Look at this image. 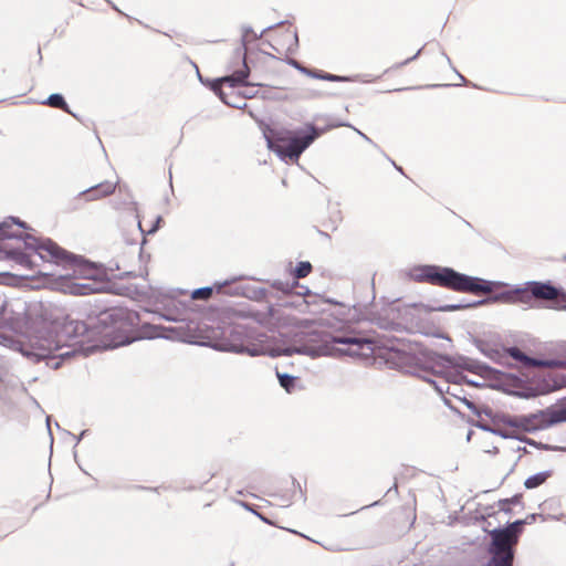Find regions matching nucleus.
<instances>
[{"label": "nucleus", "instance_id": "f257e3e1", "mask_svg": "<svg viewBox=\"0 0 566 566\" xmlns=\"http://www.w3.org/2000/svg\"><path fill=\"white\" fill-rule=\"evenodd\" d=\"M242 334H245V337L238 344L230 343L226 347V350L237 354H248L250 356H261L265 354H270L271 356H292L294 354H298L314 358L324 355H332L334 345H354L357 347V349H361L365 345L371 344L365 337L338 335L333 336L331 338V343L325 342L324 344L316 346L310 344L312 339H307L306 337H300L291 345L277 347L273 350H270V346L265 344L263 339H259L256 344L251 343V336L248 335L247 328L243 325L237 324L231 328V335Z\"/></svg>", "mask_w": 566, "mask_h": 566}, {"label": "nucleus", "instance_id": "f03ea898", "mask_svg": "<svg viewBox=\"0 0 566 566\" xmlns=\"http://www.w3.org/2000/svg\"><path fill=\"white\" fill-rule=\"evenodd\" d=\"M409 276L416 282H424L438 285L460 293H491L503 286L500 281H489L478 276L460 273L449 266L423 264L413 266Z\"/></svg>", "mask_w": 566, "mask_h": 566}, {"label": "nucleus", "instance_id": "7ed1b4c3", "mask_svg": "<svg viewBox=\"0 0 566 566\" xmlns=\"http://www.w3.org/2000/svg\"><path fill=\"white\" fill-rule=\"evenodd\" d=\"M562 295L566 300V293H563L559 289L552 285L549 282H527L524 287H516L512 291H505L500 294L489 296L471 303H457L446 304L439 307L441 312H454L459 310L473 308L481 305L489 304L491 302L504 301V302H521L531 304L532 300H554Z\"/></svg>", "mask_w": 566, "mask_h": 566}, {"label": "nucleus", "instance_id": "20e7f679", "mask_svg": "<svg viewBox=\"0 0 566 566\" xmlns=\"http://www.w3.org/2000/svg\"><path fill=\"white\" fill-rule=\"evenodd\" d=\"M324 132L325 129H319L313 124H306L304 128L286 132L285 135L271 132L270 135L265 134V138L269 149L281 159L297 161L302 153Z\"/></svg>", "mask_w": 566, "mask_h": 566}, {"label": "nucleus", "instance_id": "39448f33", "mask_svg": "<svg viewBox=\"0 0 566 566\" xmlns=\"http://www.w3.org/2000/svg\"><path fill=\"white\" fill-rule=\"evenodd\" d=\"M28 245L45 250V260H53L55 263H63L73 266V275L95 282L97 270L82 256H77L60 245L51 239L40 240L35 237H28L25 240Z\"/></svg>", "mask_w": 566, "mask_h": 566}, {"label": "nucleus", "instance_id": "423d86ee", "mask_svg": "<svg viewBox=\"0 0 566 566\" xmlns=\"http://www.w3.org/2000/svg\"><path fill=\"white\" fill-rule=\"evenodd\" d=\"M44 310L42 303L28 304L20 297L7 298L0 294V325H7L13 331H21L29 325L33 315Z\"/></svg>", "mask_w": 566, "mask_h": 566}, {"label": "nucleus", "instance_id": "0eeeda50", "mask_svg": "<svg viewBox=\"0 0 566 566\" xmlns=\"http://www.w3.org/2000/svg\"><path fill=\"white\" fill-rule=\"evenodd\" d=\"M28 237L32 235L28 233L22 234L12 229H6V232H0V259H11L21 265L29 266L31 264L30 254L22 250L23 247L25 250L35 252L42 260H45V250L28 245L25 243Z\"/></svg>", "mask_w": 566, "mask_h": 566}, {"label": "nucleus", "instance_id": "6e6552de", "mask_svg": "<svg viewBox=\"0 0 566 566\" xmlns=\"http://www.w3.org/2000/svg\"><path fill=\"white\" fill-rule=\"evenodd\" d=\"M566 421V402L558 408H546L535 413L520 416L510 419L507 423L512 427H521L527 431L548 428Z\"/></svg>", "mask_w": 566, "mask_h": 566}, {"label": "nucleus", "instance_id": "1a4fd4ad", "mask_svg": "<svg viewBox=\"0 0 566 566\" xmlns=\"http://www.w3.org/2000/svg\"><path fill=\"white\" fill-rule=\"evenodd\" d=\"M427 361L431 364L432 367H439L442 369L454 367L474 373L483 378H490L495 373V369L486 364L467 356L451 357L449 355L430 352L427 354Z\"/></svg>", "mask_w": 566, "mask_h": 566}, {"label": "nucleus", "instance_id": "9d476101", "mask_svg": "<svg viewBox=\"0 0 566 566\" xmlns=\"http://www.w3.org/2000/svg\"><path fill=\"white\" fill-rule=\"evenodd\" d=\"M249 74H250V69L247 64L245 53H244L242 56V69L237 70L229 75H226L223 77L216 80L212 83L211 88L224 104L231 105L233 107H240L239 105L231 104L230 102L227 101L224 93L221 90V85L223 83H226L230 87L243 86L247 88V91L244 92V96L252 97V96H254V92H252V88H254L255 86H259L260 84L249 82L248 81Z\"/></svg>", "mask_w": 566, "mask_h": 566}, {"label": "nucleus", "instance_id": "9b49d317", "mask_svg": "<svg viewBox=\"0 0 566 566\" xmlns=\"http://www.w3.org/2000/svg\"><path fill=\"white\" fill-rule=\"evenodd\" d=\"M557 388L556 384L544 376L535 375L531 380L515 379L514 389L512 395L518 398H534L537 396L546 395Z\"/></svg>", "mask_w": 566, "mask_h": 566}, {"label": "nucleus", "instance_id": "f8f14e48", "mask_svg": "<svg viewBox=\"0 0 566 566\" xmlns=\"http://www.w3.org/2000/svg\"><path fill=\"white\" fill-rule=\"evenodd\" d=\"M525 524H528L527 520H516L504 527L491 530L489 534L491 539H493L494 546L503 544L511 548H515Z\"/></svg>", "mask_w": 566, "mask_h": 566}, {"label": "nucleus", "instance_id": "ddd939ff", "mask_svg": "<svg viewBox=\"0 0 566 566\" xmlns=\"http://www.w3.org/2000/svg\"><path fill=\"white\" fill-rule=\"evenodd\" d=\"M488 552L491 557L484 566H513L515 548H511L503 544L494 546L493 539H491Z\"/></svg>", "mask_w": 566, "mask_h": 566}, {"label": "nucleus", "instance_id": "4468645a", "mask_svg": "<svg viewBox=\"0 0 566 566\" xmlns=\"http://www.w3.org/2000/svg\"><path fill=\"white\" fill-rule=\"evenodd\" d=\"M91 325L83 321L70 319L63 324L61 334L70 339L80 337L91 338Z\"/></svg>", "mask_w": 566, "mask_h": 566}, {"label": "nucleus", "instance_id": "2eb2a0df", "mask_svg": "<svg viewBox=\"0 0 566 566\" xmlns=\"http://www.w3.org/2000/svg\"><path fill=\"white\" fill-rule=\"evenodd\" d=\"M62 289L65 293L72 295H88L98 291L96 282L77 283L71 280L69 275L62 276Z\"/></svg>", "mask_w": 566, "mask_h": 566}, {"label": "nucleus", "instance_id": "dca6fc26", "mask_svg": "<svg viewBox=\"0 0 566 566\" xmlns=\"http://www.w3.org/2000/svg\"><path fill=\"white\" fill-rule=\"evenodd\" d=\"M117 182L104 181L83 190L80 195L87 196V200H98L114 193Z\"/></svg>", "mask_w": 566, "mask_h": 566}, {"label": "nucleus", "instance_id": "f3484780", "mask_svg": "<svg viewBox=\"0 0 566 566\" xmlns=\"http://www.w3.org/2000/svg\"><path fill=\"white\" fill-rule=\"evenodd\" d=\"M423 379H424V380H427L428 382H430L431 385H433L434 389H436L438 392H440V394H443V392H444V388H443L442 386L438 385V382H437L436 380H432V379H430V378H427L426 376H423ZM444 385H447V388H446V392H447V394H449V395H451V396H453V397L458 398L459 400H461V401H462V403H463V405H465V407H467L469 410H471L473 413H475V415H478V416H480V415H481V410L478 408V406H476L473 401L469 400V399H468V398H465V397L461 398V397L458 395V392H457V390H458L457 386H458V385H455V384L453 382V385H454V387H453V388H452L448 382H444Z\"/></svg>", "mask_w": 566, "mask_h": 566}, {"label": "nucleus", "instance_id": "a211bd4d", "mask_svg": "<svg viewBox=\"0 0 566 566\" xmlns=\"http://www.w3.org/2000/svg\"><path fill=\"white\" fill-rule=\"evenodd\" d=\"M283 22H280V23H277V25H280ZM274 27H276V24L269 25L260 34H256L250 25H244L242 28V39H241L243 48L245 49V45H247V42L249 41V36L250 35L252 36V39L256 40V39L261 38L266 31L273 29ZM244 53H245V51L243 53H241V49H238L235 51L237 56L241 57V59H242Z\"/></svg>", "mask_w": 566, "mask_h": 566}, {"label": "nucleus", "instance_id": "6ab92c4d", "mask_svg": "<svg viewBox=\"0 0 566 566\" xmlns=\"http://www.w3.org/2000/svg\"><path fill=\"white\" fill-rule=\"evenodd\" d=\"M43 104L49 105L50 107L60 108L75 117V114L70 109L65 98L60 93H53L49 95L48 98L43 102Z\"/></svg>", "mask_w": 566, "mask_h": 566}, {"label": "nucleus", "instance_id": "aec40b11", "mask_svg": "<svg viewBox=\"0 0 566 566\" xmlns=\"http://www.w3.org/2000/svg\"><path fill=\"white\" fill-rule=\"evenodd\" d=\"M244 316L252 318L259 324H268L273 316V307L268 306L265 311L249 310Z\"/></svg>", "mask_w": 566, "mask_h": 566}, {"label": "nucleus", "instance_id": "412c9836", "mask_svg": "<svg viewBox=\"0 0 566 566\" xmlns=\"http://www.w3.org/2000/svg\"><path fill=\"white\" fill-rule=\"evenodd\" d=\"M280 386L285 389L286 392L291 394L296 389L298 378L287 373L276 371Z\"/></svg>", "mask_w": 566, "mask_h": 566}, {"label": "nucleus", "instance_id": "4be33fe9", "mask_svg": "<svg viewBox=\"0 0 566 566\" xmlns=\"http://www.w3.org/2000/svg\"><path fill=\"white\" fill-rule=\"evenodd\" d=\"M306 75L317 78V80L329 81V82L349 81V77H347V76L335 75V74L326 73L323 71H318V70H312V69H308V72Z\"/></svg>", "mask_w": 566, "mask_h": 566}, {"label": "nucleus", "instance_id": "5701e85b", "mask_svg": "<svg viewBox=\"0 0 566 566\" xmlns=\"http://www.w3.org/2000/svg\"><path fill=\"white\" fill-rule=\"evenodd\" d=\"M551 476V471H542V472H538L536 474H533L531 476H528L525 482H524V486L528 490L531 489H535L539 485H542L543 483L546 482V480Z\"/></svg>", "mask_w": 566, "mask_h": 566}, {"label": "nucleus", "instance_id": "b1692460", "mask_svg": "<svg viewBox=\"0 0 566 566\" xmlns=\"http://www.w3.org/2000/svg\"><path fill=\"white\" fill-rule=\"evenodd\" d=\"M13 226H18L22 229H29L28 224L24 221L15 217H9L4 221L0 222V232H6V229H12Z\"/></svg>", "mask_w": 566, "mask_h": 566}, {"label": "nucleus", "instance_id": "393cba45", "mask_svg": "<svg viewBox=\"0 0 566 566\" xmlns=\"http://www.w3.org/2000/svg\"><path fill=\"white\" fill-rule=\"evenodd\" d=\"M312 271V264L308 261H301L294 269V277L303 279L307 276Z\"/></svg>", "mask_w": 566, "mask_h": 566}, {"label": "nucleus", "instance_id": "a878e982", "mask_svg": "<svg viewBox=\"0 0 566 566\" xmlns=\"http://www.w3.org/2000/svg\"><path fill=\"white\" fill-rule=\"evenodd\" d=\"M212 293L213 289L211 286L199 287L192 291L191 298L207 301L212 296Z\"/></svg>", "mask_w": 566, "mask_h": 566}, {"label": "nucleus", "instance_id": "bb28decb", "mask_svg": "<svg viewBox=\"0 0 566 566\" xmlns=\"http://www.w3.org/2000/svg\"><path fill=\"white\" fill-rule=\"evenodd\" d=\"M507 353L516 361L522 363L524 366L528 365L530 356H527L525 353H523L520 348H517V347H510L507 349Z\"/></svg>", "mask_w": 566, "mask_h": 566}, {"label": "nucleus", "instance_id": "cd10ccee", "mask_svg": "<svg viewBox=\"0 0 566 566\" xmlns=\"http://www.w3.org/2000/svg\"><path fill=\"white\" fill-rule=\"evenodd\" d=\"M450 378L452 380V382H454L455 385H459L461 382H465L470 386H473V387H480L481 384L476 380H473V379H469L467 376L462 375L461 373H459L458 370L454 371L452 375H450Z\"/></svg>", "mask_w": 566, "mask_h": 566}, {"label": "nucleus", "instance_id": "c85d7f7f", "mask_svg": "<svg viewBox=\"0 0 566 566\" xmlns=\"http://www.w3.org/2000/svg\"><path fill=\"white\" fill-rule=\"evenodd\" d=\"M272 286L275 290L287 294V293H291L295 286H297V282L294 281L293 284H290L289 282H283V281L276 280L272 283Z\"/></svg>", "mask_w": 566, "mask_h": 566}, {"label": "nucleus", "instance_id": "c756f323", "mask_svg": "<svg viewBox=\"0 0 566 566\" xmlns=\"http://www.w3.org/2000/svg\"><path fill=\"white\" fill-rule=\"evenodd\" d=\"M522 502V494H515L511 499H504L500 501V510L506 511V505L511 504H521Z\"/></svg>", "mask_w": 566, "mask_h": 566}, {"label": "nucleus", "instance_id": "7c9ffc66", "mask_svg": "<svg viewBox=\"0 0 566 566\" xmlns=\"http://www.w3.org/2000/svg\"><path fill=\"white\" fill-rule=\"evenodd\" d=\"M546 368H566V359H547Z\"/></svg>", "mask_w": 566, "mask_h": 566}, {"label": "nucleus", "instance_id": "2f4dec72", "mask_svg": "<svg viewBox=\"0 0 566 566\" xmlns=\"http://www.w3.org/2000/svg\"><path fill=\"white\" fill-rule=\"evenodd\" d=\"M547 359H537L530 357V361L527 367H545L546 368Z\"/></svg>", "mask_w": 566, "mask_h": 566}, {"label": "nucleus", "instance_id": "473e14b6", "mask_svg": "<svg viewBox=\"0 0 566 566\" xmlns=\"http://www.w3.org/2000/svg\"><path fill=\"white\" fill-rule=\"evenodd\" d=\"M479 427L481 429L485 430V431H490V432L499 434V436H501L503 438H507L509 437L504 431H502L500 429H492L491 427H489L486 424H480Z\"/></svg>", "mask_w": 566, "mask_h": 566}, {"label": "nucleus", "instance_id": "72a5a7b5", "mask_svg": "<svg viewBox=\"0 0 566 566\" xmlns=\"http://www.w3.org/2000/svg\"><path fill=\"white\" fill-rule=\"evenodd\" d=\"M290 64H291L294 69L298 70L300 72H302V73H304V74H307V72H308V69H307V67H305V66H303V65H302L298 61H296V60H291V61H290Z\"/></svg>", "mask_w": 566, "mask_h": 566}, {"label": "nucleus", "instance_id": "f704fd0d", "mask_svg": "<svg viewBox=\"0 0 566 566\" xmlns=\"http://www.w3.org/2000/svg\"><path fill=\"white\" fill-rule=\"evenodd\" d=\"M60 349H61V347L59 345H55L54 349L49 348V353L48 354H31V355L34 356L36 359H41V358H44L48 355L53 354L55 350L59 352ZM27 355L29 356L30 354L28 353Z\"/></svg>", "mask_w": 566, "mask_h": 566}, {"label": "nucleus", "instance_id": "c9c22d12", "mask_svg": "<svg viewBox=\"0 0 566 566\" xmlns=\"http://www.w3.org/2000/svg\"><path fill=\"white\" fill-rule=\"evenodd\" d=\"M161 217L158 216L153 224V227L147 231V234H154L155 232L158 231L159 227H160V222H161Z\"/></svg>", "mask_w": 566, "mask_h": 566}, {"label": "nucleus", "instance_id": "e433bc0d", "mask_svg": "<svg viewBox=\"0 0 566 566\" xmlns=\"http://www.w3.org/2000/svg\"><path fill=\"white\" fill-rule=\"evenodd\" d=\"M161 217L158 216L153 224V227L147 231V234H154L155 232L158 231L159 227H160V222H161Z\"/></svg>", "mask_w": 566, "mask_h": 566}, {"label": "nucleus", "instance_id": "4c0bfd02", "mask_svg": "<svg viewBox=\"0 0 566 566\" xmlns=\"http://www.w3.org/2000/svg\"><path fill=\"white\" fill-rule=\"evenodd\" d=\"M420 53H421V49H420V50H418V51H417V53H416L413 56H411V57H409V59L405 60L403 62H401V63H399V64H397V67H400V66L407 65V64H408V63H410L411 61L416 60V59L419 56V54H420Z\"/></svg>", "mask_w": 566, "mask_h": 566}, {"label": "nucleus", "instance_id": "58836bf2", "mask_svg": "<svg viewBox=\"0 0 566 566\" xmlns=\"http://www.w3.org/2000/svg\"><path fill=\"white\" fill-rule=\"evenodd\" d=\"M74 352H75V350H72V352H70V350H67V352H61V353H57V354L55 355V357H59V358H61V359H64V358L70 357Z\"/></svg>", "mask_w": 566, "mask_h": 566}, {"label": "nucleus", "instance_id": "ea45409f", "mask_svg": "<svg viewBox=\"0 0 566 566\" xmlns=\"http://www.w3.org/2000/svg\"><path fill=\"white\" fill-rule=\"evenodd\" d=\"M41 319L43 322H50V323H55V321H56V318L52 317L51 315H48L46 313L41 315Z\"/></svg>", "mask_w": 566, "mask_h": 566}, {"label": "nucleus", "instance_id": "a19ab883", "mask_svg": "<svg viewBox=\"0 0 566 566\" xmlns=\"http://www.w3.org/2000/svg\"><path fill=\"white\" fill-rule=\"evenodd\" d=\"M353 129H354V130H355L359 136H361L366 142L371 143V139H370L366 134H364L363 132H360L359 129H357V128H355V127H353Z\"/></svg>", "mask_w": 566, "mask_h": 566}, {"label": "nucleus", "instance_id": "79ce46f5", "mask_svg": "<svg viewBox=\"0 0 566 566\" xmlns=\"http://www.w3.org/2000/svg\"><path fill=\"white\" fill-rule=\"evenodd\" d=\"M255 294L259 297H265L266 296V290L265 289H259L258 291H255Z\"/></svg>", "mask_w": 566, "mask_h": 566}, {"label": "nucleus", "instance_id": "37998d69", "mask_svg": "<svg viewBox=\"0 0 566 566\" xmlns=\"http://www.w3.org/2000/svg\"><path fill=\"white\" fill-rule=\"evenodd\" d=\"M536 517H537V514L533 513V514L527 515L525 520H527L528 524H531L536 520Z\"/></svg>", "mask_w": 566, "mask_h": 566}, {"label": "nucleus", "instance_id": "c03bdc74", "mask_svg": "<svg viewBox=\"0 0 566 566\" xmlns=\"http://www.w3.org/2000/svg\"><path fill=\"white\" fill-rule=\"evenodd\" d=\"M87 432V430H83L78 437L75 438L76 440V444L83 439V437L85 436V433Z\"/></svg>", "mask_w": 566, "mask_h": 566}, {"label": "nucleus", "instance_id": "a18cd8bd", "mask_svg": "<svg viewBox=\"0 0 566 566\" xmlns=\"http://www.w3.org/2000/svg\"><path fill=\"white\" fill-rule=\"evenodd\" d=\"M163 317H164L166 321H172V322L178 321L177 318H175V317H172V316H170V315H166V314H164V315H163Z\"/></svg>", "mask_w": 566, "mask_h": 566}, {"label": "nucleus", "instance_id": "49530a36", "mask_svg": "<svg viewBox=\"0 0 566 566\" xmlns=\"http://www.w3.org/2000/svg\"><path fill=\"white\" fill-rule=\"evenodd\" d=\"M8 276H9L8 273L0 272V282H2L3 280L8 279Z\"/></svg>", "mask_w": 566, "mask_h": 566}, {"label": "nucleus", "instance_id": "de8ad7c7", "mask_svg": "<svg viewBox=\"0 0 566 566\" xmlns=\"http://www.w3.org/2000/svg\"><path fill=\"white\" fill-rule=\"evenodd\" d=\"M335 127H339V126H346V127H353L352 125L347 124V123H338L336 125H334Z\"/></svg>", "mask_w": 566, "mask_h": 566}, {"label": "nucleus", "instance_id": "09e8293b", "mask_svg": "<svg viewBox=\"0 0 566 566\" xmlns=\"http://www.w3.org/2000/svg\"><path fill=\"white\" fill-rule=\"evenodd\" d=\"M482 411H483L486 416H490V415H491V409H490V408H488V407L483 408V410H482Z\"/></svg>", "mask_w": 566, "mask_h": 566}, {"label": "nucleus", "instance_id": "8fccbe9b", "mask_svg": "<svg viewBox=\"0 0 566 566\" xmlns=\"http://www.w3.org/2000/svg\"><path fill=\"white\" fill-rule=\"evenodd\" d=\"M442 56L446 59V61L451 64V61H450V57L444 53L442 52Z\"/></svg>", "mask_w": 566, "mask_h": 566}, {"label": "nucleus", "instance_id": "3c124183", "mask_svg": "<svg viewBox=\"0 0 566 566\" xmlns=\"http://www.w3.org/2000/svg\"><path fill=\"white\" fill-rule=\"evenodd\" d=\"M342 354H347V355H353V354H357L356 352L355 353H352V352H344V350H340Z\"/></svg>", "mask_w": 566, "mask_h": 566}, {"label": "nucleus", "instance_id": "603ef678", "mask_svg": "<svg viewBox=\"0 0 566 566\" xmlns=\"http://www.w3.org/2000/svg\"><path fill=\"white\" fill-rule=\"evenodd\" d=\"M505 513L510 514L512 512L510 505H506V511H504Z\"/></svg>", "mask_w": 566, "mask_h": 566}, {"label": "nucleus", "instance_id": "864d4df0", "mask_svg": "<svg viewBox=\"0 0 566 566\" xmlns=\"http://www.w3.org/2000/svg\"><path fill=\"white\" fill-rule=\"evenodd\" d=\"M394 166L396 167V169H397L398 171L402 172V168H401V167L397 166L395 163H394Z\"/></svg>", "mask_w": 566, "mask_h": 566}, {"label": "nucleus", "instance_id": "5fc2aeb1", "mask_svg": "<svg viewBox=\"0 0 566 566\" xmlns=\"http://www.w3.org/2000/svg\"><path fill=\"white\" fill-rule=\"evenodd\" d=\"M138 228H139V230L142 231V233H145V231H144V230H143V228H142V223H140V221H138Z\"/></svg>", "mask_w": 566, "mask_h": 566}, {"label": "nucleus", "instance_id": "6e6d98bb", "mask_svg": "<svg viewBox=\"0 0 566 566\" xmlns=\"http://www.w3.org/2000/svg\"><path fill=\"white\" fill-rule=\"evenodd\" d=\"M224 285H227V282H223L222 284H220V285L218 286V290L220 291Z\"/></svg>", "mask_w": 566, "mask_h": 566}, {"label": "nucleus", "instance_id": "4d7b16f0", "mask_svg": "<svg viewBox=\"0 0 566 566\" xmlns=\"http://www.w3.org/2000/svg\"><path fill=\"white\" fill-rule=\"evenodd\" d=\"M104 315H105V314H103V315L99 317V321H101V322H105V318H103V316H104Z\"/></svg>", "mask_w": 566, "mask_h": 566}, {"label": "nucleus", "instance_id": "13d9d810", "mask_svg": "<svg viewBox=\"0 0 566 566\" xmlns=\"http://www.w3.org/2000/svg\"><path fill=\"white\" fill-rule=\"evenodd\" d=\"M564 260L566 261V255L564 256Z\"/></svg>", "mask_w": 566, "mask_h": 566}, {"label": "nucleus", "instance_id": "bf43d9fd", "mask_svg": "<svg viewBox=\"0 0 566 566\" xmlns=\"http://www.w3.org/2000/svg\"><path fill=\"white\" fill-rule=\"evenodd\" d=\"M564 310H566V305L564 306Z\"/></svg>", "mask_w": 566, "mask_h": 566}]
</instances>
